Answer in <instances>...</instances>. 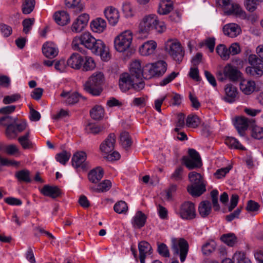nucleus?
I'll return each instance as SVG.
<instances>
[{"mask_svg":"<svg viewBox=\"0 0 263 263\" xmlns=\"http://www.w3.org/2000/svg\"><path fill=\"white\" fill-rule=\"evenodd\" d=\"M15 108V105L7 106L0 108V114L6 115L0 118V126L6 128L5 135L10 140L16 139L18 134L27 126L25 120L8 115L14 111Z\"/></svg>","mask_w":263,"mask_h":263,"instance_id":"1","label":"nucleus"},{"mask_svg":"<svg viewBox=\"0 0 263 263\" xmlns=\"http://www.w3.org/2000/svg\"><path fill=\"white\" fill-rule=\"evenodd\" d=\"M200 121L199 118L196 115H190L186 120V124L188 127H196L199 124Z\"/></svg>","mask_w":263,"mask_h":263,"instance_id":"49","label":"nucleus"},{"mask_svg":"<svg viewBox=\"0 0 263 263\" xmlns=\"http://www.w3.org/2000/svg\"><path fill=\"white\" fill-rule=\"evenodd\" d=\"M241 51L239 45L237 43H232L229 47V53L230 55H235L239 54Z\"/></svg>","mask_w":263,"mask_h":263,"instance_id":"64","label":"nucleus"},{"mask_svg":"<svg viewBox=\"0 0 263 263\" xmlns=\"http://www.w3.org/2000/svg\"><path fill=\"white\" fill-rule=\"evenodd\" d=\"M223 32L225 35L234 37L239 34L240 28L236 24H229L224 26Z\"/></svg>","mask_w":263,"mask_h":263,"instance_id":"24","label":"nucleus"},{"mask_svg":"<svg viewBox=\"0 0 263 263\" xmlns=\"http://www.w3.org/2000/svg\"><path fill=\"white\" fill-rule=\"evenodd\" d=\"M104 174L103 169L101 167H97L91 170L88 174V178L89 180L93 183H97L101 180Z\"/></svg>","mask_w":263,"mask_h":263,"instance_id":"22","label":"nucleus"},{"mask_svg":"<svg viewBox=\"0 0 263 263\" xmlns=\"http://www.w3.org/2000/svg\"><path fill=\"white\" fill-rule=\"evenodd\" d=\"M189 178L191 185H197L200 183H204L203 182V178L200 174L193 171L189 174Z\"/></svg>","mask_w":263,"mask_h":263,"instance_id":"45","label":"nucleus"},{"mask_svg":"<svg viewBox=\"0 0 263 263\" xmlns=\"http://www.w3.org/2000/svg\"><path fill=\"white\" fill-rule=\"evenodd\" d=\"M20 98V95L16 93L11 96H6L4 98L3 102L5 104H9L18 100Z\"/></svg>","mask_w":263,"mask_h":263,"instance_id":"61","label":"nucleus"},{"mask_svg":"<svg viewBox=\"0 0 263 263\" xmlns=\"http://www.w3.org/2000/svg\"><path fill=\"white\" fill-rule=\"evenodd\" d=\"M156 22V16L150 14L144 17L139 24V32L142 33H148L151 30L154 29Z\"/></svg>","mask_w":263,"mask_h":263,"instance_id":"12","label":"nucleus"},{"mask_svg":"<svg viewBox=\"0 0 263 263\" xmlns=\"http://www.w3.org/2000/svg\"><path fill=\"white\" fill-rule=\"evenodd\" d=\"M232 168L231 166H228L226 167L221 168L220 169H218L216 171V172L214 173V176L217 179H220L225 176L226 174L228 173Z\"/></svg>","mask_w":263,"mask_h":263,"instance_id":"62","label":"nucleus"},{"mask_svg":"<svg viewBox=\"0 0 263 263\" xmlns=\"http://www.w3.org/2000/svg\"><path fill=\"white\" fill-rule=\"evenodd\" d=\"M90 115L93 120H100L104 115L103 108L101 106L96 105L90 110Z\"/></svg>","mask_w":263,"mask_h":263,"instance_id":"40","label":"nucleus"},{"mask_svg":"<svg viewBox=\"0 0 263 263\" xmlns=\"http://www.w3.org/2000/svg\"><path fill=\"white\" fill-rule=\"evenodd\" d=\"M188 192L194 197H199L206 191L205 184L200 183L197 185H191L187 187Z\"/></svg>","mask_w":263,"mask_h":263,"instance_id":"27","label":"nucleus"},{"mask_svg":"<svg viewBox=\"0 0 263 263\" xmlns=\"http://www.w3.org/2000/svg\"><path fill=\"white\" fill-rule=\"evenodd\" d=\"M223 73L228 79L233 82H240L242 79V73L237 67L230 64H227L223 69Z\"/></svg>","mask_w":263,"mask_h":263,"instance_id":"11","label":"nucleus"},{"mask_svg":"<svg viewBox=\"0 0 263 263\" xmlns=\"http://www.w3.org/2000/svg\"><path fill=\"white\" fill-rule=\"evenodd\" d=\"M263 67H247L246 68V71L248 74L250 76L259 78L263 74Z\"/></svg>","mask_w":263,"mask_h":263,"instance_id":"46","label":"nucleus"},{"mask_svg":"<svg viewBox=\"0 0 263 263\" xmlns=\"http://www.w3.org/2000/svg\"><path fill=\"white\" fill-rule=\"evenodd\" d=\"M173 5L170 0H162L160 3L158 12L160 14L165 15L173 10Z\"/></svg>","mask_w":263,"mask_h":263,"instance_id":"33","label":"nucleus"},{"mask_svg":"<svg viewBox=\"0 0 263 263\" xmlns=\"http://www.w3.org/2000/svg\"><path fill=\"white\" fill-rule=\"evenodd\" d=\"M179 213L183 219L191 220L195 218L196 216L195 204L190 201L184 202L180 206Z\"/></svg>","mask_w":263,"mask_h":263,"instance_id":"10","label":"nucleus"},{"mask_svg":"<svg viewBox=\"0 0 263 263\" xmlns=\"http://www.w3.org/2000/svg\"><path fill=\"white\" fill-rule=\"evenodd\" d=\"M157 251L158 253L164 257H170L169 250L164 243H158Z\"/></svg>","mask_w":263,"mask_h":263,"instance_id":"54","label":"nucleus"},{"mask_svg":"<svg viewBox=\"0 0 263 263\" xmlns=\"http://www.w3.org/2000/svg\"><path fill=\"white\" fill-rule=\"evenodd\" d=\"M165 49L173 60L179 64L182 61L184 51L179 42L172 40H168L165 43Z\"/></svg>","mask_w":263,"mask_h":263,"instance_id":"5","label":"nucleus"},{"mask_svg":"<svg viewBox=\"0 0 263 263\" xmlns=\"http://www.w3.org/2000/svg\"><path fill=\"white\" fill-rule=\"evenodd\" d=\"M255 82L253 81H246L242 80L240 82V89L246 95H249L255 90Z\"/></svg>","mask_w":263,"mask_h":263,"instance_id":"28","label":"nucleus"},{"mask_svg":"<svg viewBox=\"0 0 263 263\" xmlns=\"http://www.w3.org/2000/svg\"><path fill=\"white\" fill-rule=\"evenodd\" d=\"M226 13L228 15L233 14L240 17H245L246 16L245 12L237 4H233L231 5V7L226 12Z\"/></svg>","mask_w":263,"mask_h":263,"instance_id":"34","label":"nucleus"},{"mask_svg":"<svg viewBox=\"0 0 263 263\" xmlns=\"http://www.w3.org/2000/svg\"><path fill=\"white\" fill-rule=\"evenodd\" d=\"M130 74H129L134 79L138 80V82L142 81L140 79L142 77L143 68L141 69L140 62L138 60L133 61L130 64Z\"/></svg>","mask_w":263,"mask_h":263,"instance_id":"17","label":"nucleus"},{"mask_svg":"<svg viewBox=\"0 0 263 263\" xmlns=\"http://www.w3.org/2000/svg\"><path fill=\"white\" fill-rule=\"evenodd\" d=\"M70 156L71 154L70 153H68L66 151H63L62 152L56 155L55 159L57 161L63 165H65L69 160Z\"/></svg>","mask_w":263,"mask_h":263,"instance_id":"51","label":"nucleus"},{"mask_svg":"<svg viewBox=\"0 0 263 263\" xmlns=\"http://www.w3.org/2000/svg\"><path fill=\"white\" fill-rule=\"evenodd\" d=\"M188 154L189 157L183 156L182 158V163L189 170L200 168L202 162L199 153L194 149L189 148Z\"/></svg>","mask_w":263,"mask_h":263,"instance_id":"6","label":"nucleus"},{"mask_svg":"<svg viewBox=\"0 0 263 263\" xmlns=\"http://www.w3.org/2000/svg\"><path fill=\"white\" fill-rule=\"evenodd\" d=\"M89 19V15L86 13L80 15L73 23L71 26L72 31L76 32L82 31L87 25Z\"/></svg>","mask_w":263,"mask_h":263,"instance_id":"14","label":"nucleus"},{"mask_svg":"<svg viewBox=\"0 0 263 263\" xmlns=\"http://www.w3.org/2000/svg\"><path fill=\"white\" fill-rule=\"evenodd\" d=\"M156 77L163 75L166 71L167 64L164 61H159L153 63Z\"/></svg>","mask_w":263,"mask_h":263,"instance_id":"37","label":"nucleus"},{"mask_svg":"<svg viewBox=\"0 0 263 263\" xmlns=\"http://www.w3.org/2000/svg\"><path fill=\"white\" fill-rule=\"evenodd\" d=\"M253 121V119L249 120L245 117H238L235 118L234 125L240 136L244 135L245 131L248 127H250V123Z\"/></svg>","mask_w":263,"mask_h":263,"instance_id":"13","label":"nucleus"},{"mask_svg":"<svg viewBox=\"0 0 263 263\" xmlns=\"http://www.w3.org/2000/svg\"><path fill=\"white\" fill-rule=\"evenodd\" d=\"M111 186V181L109 180H104L99 183L97 187H91V190L97 192H103L108 191Z\"/></svg>","mask_w":263,"mask_h":263,"instance_id":"43","label":"nucleus"},{"mask_svg":"<svg viewBox=\"0 0 263 263\" xmlns=\"http://www.w3.org/2000/svg\"><path fill=\"white\" fill-rule=\"evenodd\" d=\"M257 0H245L244 4L246 9L250 12H254L257 9Z\"/></svg>","mask_w":263,"mask_h":263,"instance_id":"59","label":"nucleus"},{"mask_svg":"<svg viewBox=\"0 0 263 263\" xmlns=\"http://www.w3.org/2000/svg\"><path fill=\"white\" fill-rule=\"evenodd\" d=\"M106 25L105 20L101 18H98L91 22L90 27L93 32L100 33L104 31L106 28Z\"/></svg>","mask_w":263,"mask_h":263,"instance_id":"31","label":"nucleus"},{"mask_svg":"<svg viewBox=\"0 0 263 263\" xmlns=\"http://www.w3.org/2000/svg\"><path fill=\"white\" fill-rule=\"evenodd\" d=\"M233 258H236L237 263H251L250 259L246 256L244 253L241 252L235 253Z\"/></svg>","mask_w":263,"mask_h":263,"instance_id":"58","label":"nucleus"},{"mask_svg":"<svg viewBox=\"0 0 263 263\" xmlns=\"http://www.w3.org/2000/svg\"><path fill=\"white\" fill-rule=\"evenodd\" d=\"M146 215L141 211L136 212L133 222V226L136 229H141L145 223L146 220Z\"/></svg>","mask_w":263,"mask_h":263,"instance_id":"29","label":"nucleus"},{"mask_svg":"<svg viewBox=\"0 0 263 263\" xmlns=\"http://www.w3.org/2000/svg\"><path fill=\"white\" fill-rule=\"evenodd\" d=\"M15 177L19 182L30 183L32 181L30 178V172L26 169L22 170L15 173Z\"/></svg>","mask_w":263,"mask_h":263,"instance_id":"32","label":"nucleus"},{"mask_svg":"<svg viewBox=\"0 0 263 263\" xmlns=\"http://www.w3.org/2000/svg\"><path fill=\"white\" fill-rule=\"evenodd\" d=\"M35 22L34 18H28L24 19L22 22L23 26V31L25 34H28L32 28V25Z\"/></svg>","mask_w":263,"mask_h":263,"instance_id":"53","label":"nucleus"},{"mask_svg":"<svg viewBox=\"0 0 263 263\" xmlns=\"http://www.w3.org/2000/svg\"><path fill=\"white\" fill-rule=\"evenodd\" d=\"M74 39L91 50L93 53L100 55L103 60L107 61L109 59L108 48L102 40H96L89 32H84Z\"/></svg>","mask_w":263,"mask_h":263,"instance_id":"2","label":"nucleus"},{"mask_svg":"<svg viewBox=\"0 0 263 263\" xmlns=\"http://www.w3.org/2000/svg\"><path fill=\"white\" fill-rule=\"evenodd\" d=\"M138 249L139 251V255L145 256L147 253L151 254L149 252L152 250L151 245L145 241H142L139 242L138 245Z\"/></svg>","mask_w":263,"mask_h":263,"instance_id":"48","label":"nucleus"},{"mask_svg":"<svg viewBox=\"0 0 263 263\" xmlns=\"http://www.w3.org/2000/svg\"><path fill=\"white\" fill-rule=\"evenodd\" d=\"M84 61L83 57L78 53H73L67 61L68 66L75 69H79L81 67Z\"/></svg>","mask_w":263,"mask_h":263,"instance_id":"18","label":"nucleus"},{"mask_svg":"<svg viewBox=\"0 0 263 263\" xmlns=\"http://www.w3.org/2000/svg\"><path fill=\"white\" fill-rule=\"evenodd\" d=\"M87 154L83 151L75 153L71 159L72 166L76 169L81 168L86 171L89 167V162L86 161Z\"/></svg>","mask_w":263,"mask_h":263,"instance_id":"9","label":"nucleus"},{"mask_svg":"<svg viewBox=\"0 0 263 263\" xmlns=\"http://www.w3.org/2000/svg\"><path fill=\"white\" fill-rule=\"evenodd\" d=\"M114 209L117 213L125 214L128 210V206L125 201L121 200L115 204Z\"/></svg>","mask_w":263,"mask_h":263,"instance_id":"50","label":"nucleus"},{"mask_svg":"<svg viewBox=\"0 0 263 263\" xmlns=\"http://www.w3.org/2000/svg\"><path fill=\"white\" fill-rule=\"evenodd\" d=\"M226 96L224 98L225 101L232 103L235 101V99L237 95L236 87L231 84H227L224 89Z\"/></svg>","mask_w":263,"mask_h":263,"instance_id":"23","label":"nucleus"},{"mask_svg":"<svg viewBox=\"0 0 263 263\" xmlns=\"http://www.w3.org/2000/svg\"><path fill=\"white\" fill-rule=\"evenodd\" d=\"M41 193L44 196L52 199L59 197L62 195V191L57 186L45 185L41 190Z\"/></svg>","mask_w":263,"mask_h":263,"instance_id":"16","label":"nucleus"},{"mask_svg":"<svg viewBox=\"0 0 263 263\" xmlns=\"http://www.w3.org/2000/svg\"><path fill=\"white\" fill-rule=\"evenodd\" d=\"M44 55L48 58H53L58 55V51L55 48L49 45V43L44 44L42 47Z\"/></svg>","mask_w":263,"mask_h":263,"instance_id":"35","label":"nucleus"},{"mask_svg":"<svg viewBox=\"0 0 263 263\" xmlns=\"http://www.w3.org/2000/svg\"><path fill=\"white\" fill-rule=\"evenodd\" d=\"M220 239L227 245L232 247L237 241V237L234 233H228L221 236Z\"/></svg>","mask_w":263,"mask_h":263,"instance_id":"42","label":"nucleus"},{"mask_svg":"<svg viewBox=\"0 0 263 263\" xmlns=\"http://www.w3.org/2000/svg\"><path fill=\"white\" fill-rule=\"evenodd\" d=\"M5 152L9 155H14L19 153V149L15 144H10L5 147Z\"/></svg>","mask_w":263,"mask_h":263,"instance_id":"63","label":"nucleus"},{"mask_svg":"<svg viewBox=\"0 0 263 263\" xmlns=\"http://www.w3.org/2000/svg\"><path fill=\"white\" fill-rule=\"evenodd\" d=\"M104 76L101 72L92 74L84 85V90L92 96H100L103 91Z\"/></svg>","mask_w":263,"mask_h":263,"instance_id":"3","label":"nucleus"},{"mask_svg":"<svg viewBox=\"0 0 263 263\" xmlns=\"http://www.w3.org/2000/svg\"><path fill=\"white\" fill-rule=\"evenodd\" d=\"M81 0H65V5L69 8H76V11L81 12L83 10V6L80 3Z\"/></svg>","mask_w":263,"mask_h":263,"instance_id":"47","label":"nucleus"},{"mask_svg":"<svg viewBox=\"0 0 263 263\" xmlns=\"http://www.w3.org/2000/svg\"><path fill=\"white\" fill-rule=\"evenodd\" d=\"M105 15L109 23L112 25H115L118 22L119 14L118 10L115 8H108L104 11Z\"/></svg>","mask_w":263,"mask_h":263,"instance_id":"20","label":"nucleus"},{"mask_svg":"<svg viewBox=\"0 0 263 263\" xmlns=\"http://www.w3.org/2000/svg\"><path fill=\"white\" fill-rule=\"evenodd\" d=\"M172 249L174 254H179L181 262H183L186 258L188 251L189 245L187 242L184 239H180L177 242L175 239L172 240Z\"/></svg>","mask_w":263,"mask_h":263,"instance_id":"8","label":"nucleus"},{"mask_svg":"<svg viewBox=\"0 0 263 263\" xmlns=\"http://www.w3.org/2000/svg\"><path fill=\"white\" fill-rule=\"evenodd\" d=\"M142 77L145 79H150L156 77L153 63H148L143 66Z\"/></svg>","mask_w":263,"mask_h":263,"instance_id":"36","label":"nucleus"},{"mask_svg":"<svg viewBox=\"0 0 263 263\" xmlns=\"http://www.w3.org/2000/svg\"><path fill=\"white\" fill-rule=\"evenodd\" d=\"M35 4V0H25L22 6L23 13L25 14L31 13L34 8Z\"/></svg>","mask_w":263,"mask_h":263,"instance_id":"41","label":"nucleus"},{"mask_svg":"<svg viewBox=\"0 0 263 263\" xmlns=\"http://www.w3.org/2000/svg\"><path fill=\"white\" fill-rule=\"evenodd\" d=\"M210 194L214 210L216 211H219L220 209V206L218 202V191L216 190H213L211 192Z\"/></svg>","mask_w":263,"mask_h":263,"instance_id":"55","label":"nucleus"},{"mask_svg":"<svg viewBox=\"0 0 263 263\" xmlns=\"http://www.w3.org/2000/svg\"><path fill=\"white\" fill-rule=\"evenodd\" d=\"M53 17L55 22L59 25L64 26L70 22V16L67 12L59 11L54 13Z\"/></svg>","mask_w":263,"mask_h":263,"instance_id":"21","label":"nucleus"},{"mask_svg":"<svg viewBox=\"0 0 263 263\" xmlns=\"http://www.w3.org/2000/svg\"><path fill=\"white\" fill-rule=\"evenodd\" d=\"M260 208V205L254 200H250L248 201L246 210L248 212H257Z\"/></svg>","mask_w":263,"mask_h":263,"instance_id":"56","label":"nucleus"},{"mask_svg":"<svg viewBox=\"0 0 263 263\" xmlns=\"http://www.w3.org/2000/svg\"><path fill=\"white\" fill-rule=\"evenodd\" d=\"M116 136L114 133L110 134L107 138L101 144L100 149L102 153L108 154L115 148Z\"/></svg>","mask_w":263,"mask_h":263,"instance_id":"15","label":"nucleus"},{"mask_svg":"<svg viewBox=\"0 0 263 263\" xmlns=\"http://www.w3.org/2000/svg\"><path fill=\"white\" fill-rule=\"evenodd\" d=\"M198 211L201 217H207L212 212L211 202L208 200L201 201L199 204Z\"/></svg>","mask_w":263,"mask_h":263,"instance_id":"25","label":"nucleus"},{"mask_svg":"<svg viewBox=\"0 0 263 263\" xmlns=\"http://www.w3.org/2000/svg\"><path fill=\"white\" fill-rule=\"evenodd\" d=\"M216 243L214 241L206 242L202 247V251L204 255H209L215 251Z\"/></svg>","mask_w":263,"mask_h":263,"instance_id":"52","label":"nucleus"},{"mask_svg":"<svg viewBox=\"0 0 263 263\" xmlns=\"http://www.w3.org/2000/svg\"><path fill=\"white\" fill-rule=\"evenodd\" d=\"M250 128L251 130V136L256 139H260L263 138V128L256 125L254 121L251 122Z\"/></svg>","mask_w":263,"mask_h":263,"instance_id":"38","label":"nucleus"},{"mask_svg":"<svg viewBox=\"0 0 263 263\" xmlns=\"http://www.w3.org/2000/svg\"><path fill=\"white\" fill-rule=\"evenodd\" d=\"M156 47L157 44L155 41H147L139 48V52L142 55H148L154 52Z\"/></svg>","mask_w":263,"mask_h":263,"instance_id":"19","label":"nucleus"},{"mask_svg":"<svg viewBox=\"0 0 263 263\" xmlns=\"http://www.w3.org/2000/svg\"><path fill=\"white\" fill-rule=\"evenodd\" d=\"M30 132L28 131L17 139L18 142L24 149H30L33 147V144L30 139Z\"/></svg>","mask_w":263,"mask_h":263,"instance_id":"30","label":"nucleus"},{"mask_svg":"<svg viewBox=\"0 0 263 263\" xmlns=\"http://www.w3.org/2000/svg\"><path fill=\"white\" fill-rule=\"evenodd\" d=\"M119 86L123 92H126L131 88L139 91L144 88L145 83L143 81L138 82V80L134 79L128 73H124L120 76Z\"/></svg>","mask_w":263,"mask_h":263,"instance_id":"4","label":"nucleus"},{"mask_svg":"<svg viewBox=\"0 0 263 263\" xmlns=\"http://www.w3.org/2000/svg\"><path fill=\"white\" fill-rule=\"evenodd\" d=\"M249 63L251 65L250 67H263V62L261 58L258 55L250 54L248 57Z\"/></svg>","mask_w":263,"mask_h":263,"instance_id":"44","label":"nucleus"},{"mask_svg":"<svg viewBox=\"0 0 263 263\" xmlns=\"http://www.w3.org/2000/svg\"><path fill=\"white\" fill-rule=\"evenodd\" d=\"M216 51L223 60L226 61L230 58L229 48L225 45L219 44L216 48Z\"/></svg>","mask_w":263,"mask_h":263,"instance_id":"39","label":"nucleus"},{"mask_svg":"<svg viewBox=\"0 0 263 263\" xmlns=\"http://www.w3.org/2000/svg\"><path fill=\"white\" fill-rule=\"evenodd\" d=\"M103 127L98 126L92 123H88L86 126V130L89 133L97 134L103 130Z\"/></svg>","mask_w":263,"mask_h":263,"instance_id":"60","label":"nucleus"},{"mask_svg":"<svg viewBox=\"0 0 263 263\" xmlns=\"http://www.w3.org/2000/svg\"><path fill=\"white\" fill-rule=\"evenodd\" d=\"M120 143L126 151H128L130 149L133 144V141L129 133L126 131H123L121 133Z\"/></svg>","mask_w":263,"mask_h":263,"instance_id":"26","label":"nucleus"},{"mask_svg":"<svg viewBox=\"0 0 263 263\" xmlns=\"http://www.w3.org/2000/svg\"><path fill=\"white\" fill-rule=\"evenodd\" d=\"M95 67L96 64L93 59L91 57H86L83 65V70L84 71L91 70L95 68Z\"/></svg>","mask_w":263,"mask_h":263,"instance_id":"57","label":"nucleus"},{"mask_svg":"<svg viewBox=\"0 0 263 263\" xmlns=\"http://www.w3.org/2000/svg\"><path fill=\"white\" fill-rule=\"evenodd\" d=\"M133 39L132 33L125 31L117 36L114 41L115 47L119 52H124L128 49Z\"/></svg>","mask_w":263,"mask_h":263,"instance_id":"7","label":"nucleus"}]
</instances>
